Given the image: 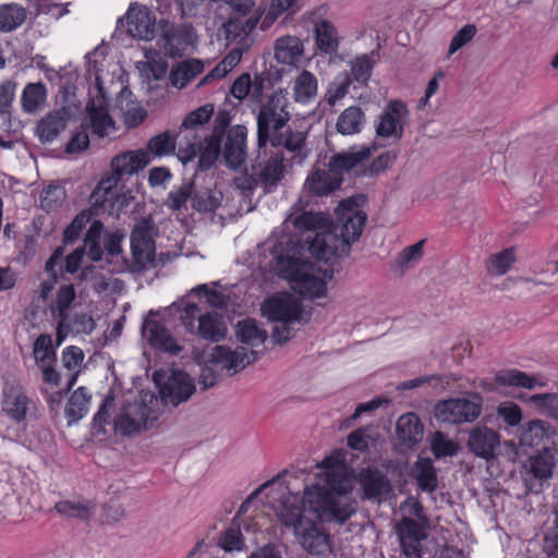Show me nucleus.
Here are the masks:
<instances>
[{
	"label": "nucleus",
	"instance_id": "f257e3e1",
	"mask_svg": "<svg viewBox=\"0 0 558 558\" xmlns=\"http://www.w3.org/2000/svg\"><path fill=\"white\" fill-rule=\"evenodd\" d=\"M319 468L326 469L319 482L306 487L302 499L295 495L282 498L276 511L281 524L291 527L294 534L311 521L303 513L304 505L318 520L339 524L345 523L356 511L352 480L344 466L328 457Z\"/></svg>",
	"mask_w": 558,
	"mask_h": 558
},
{
	"label": "nucleus",
	"instance_id": "f03ea898",
	"mask_svg": "<svg viewBox=\"0 0 558 558\" xmlns=\"http://www.w3.org/2000/svg\"><path fill=\"white\" fill-rule=\"evenodd\" d=\"M363 202V196L342 201L336 209L337 219L330 225V231L307 239L310 253L325 260L347 256L351 243L360 238L366 222V214L359 209Z\"/></svg>",
	"mask_w": 558,
	"mask_h": 558
},
{
	"label": "nucleus",
	"instance_id": "7ed1b4c3",
	"mask_svg": "<svg viewBox=\"0 0 558 558\" xmlns=\"http://www.w3.org/2000/svg\"><path fill=\"white\" fill-rule=\"evenodd\" d=\"M316 262L288 257L280 260V272L300 295L314 300L325 298L327 282L333 277L332 260L313 255Z\"/></svg>",
	"mask_w": 558,
	"mask_h": 558
},
{
	"label": "nucleus",
	"instance_id": "20e7f679",
	"mask_svg": "<svg viewBox=\"0 0 558 558\" xmlns=\"http://www.w3.org/2000/svg\"><path fill=\"white\" fill-rule=\"evenodd\" d=\"M372 154L367 145L352 146L348 150L333 155L328 169H316L306 178L304 186L315 195H327L338 190L343 180V172L366 160Z\"/></svg>",
	"mask_w": 558,
	"mask_h": 558
},
{
	"label": "nucleus",
	"instance_id": "39448f33",
	"mask_svg": "<svg viewBox=\"0 0 558 558\" xmlns=\"http://www.w3.org/2000/svg\"><path fill=\"white\" fill-rule=\"evenodd\" d=\"M289 93L286 89L275 90L260 106L257 114V144L259 148L268 141H280V132L287 129L291 119Z\"/></svg>",
	"mask_w": 558,
	"mask_h": 558
},
{
	"label": "nucleus",
	"instance_id": "423d86ee",
	"mask_svg": "<svg viewBox=\"0 0 558 558\" xmlns=\"http://www.w3.org/2000/svg\"><path fill=\"white\" fill-rule=\"evenodd\" d=\"M262 313L268 320L277 323L271 331V339L281 344L292 337L290 324L300 320L302 306L290 293H279L264 301Z\"/></svg>",
	"mask_w": 558,
	"mask_h": 558
},
{
	"label": "nucleus",
	"instance_id": "0eeeda50",
	"mask_svg": "<svg viewBox=\"0 0 558 558\" xmlns=\"http://www.w3.org/2000/svg\"><path fill=\"white\" fill-rule=\"evenodd\" d=\"M89 95L90 101L87 111L93 132L99 137L111 135L116 131V125L108 113V95L98 73L95 77V86L89 90Z\"/></svg>",
	"mask_w": 558,
	"mask_h": 558
},
{
	"label": "nucleus",
	"instance_id": "6e6552de",
	"mask_svg": "<svg viewBox=\"0 0 558 558\" xmlns=\"http://www.w3.org/2000/svg\"><path fill=\"white\" fill-rule=\"evenodd\" d=\"M409 110L404 102L391 100L378 116L375 125L376 135L380 138L398 142L403 136L404 124L409 120Z\"/></svg>",
	"mask_w": 558,
	"mask_h": 558
},
{
	"label": "nucleus",
	"instance_id": "1a4fd4ad",
	"mask_svg": "<svg viewBox=\"0 0 558 558\" xmlns=\"http://www.w3.org/2000/svg\"><path fill=\"white\" fill-rule=\"evenodd\" d=\"M428 523L403 517L396 524L400 547L407 558H422L423 542L427 537Z\"/></svg>",
	"mask_w": 558,
	"mask_h": 558
},
{
	"label": "nucleus",
	"instance_id": "9d476101",
	"mask_svg": "<svg viewBox=\"0 0 558 558\" xmlns=\"http://www.w3.org/2000/svg\"><path fill=\"white\" fill-rule=\"evenodd\" d=\"M482 412V404L469 399H449L435 407V417L444 423L460 424L475 421Z\"/></svg>",
	"mask_w": 558,
	"mask_h": 558
},
{
	"label": "nucleus",
	"instance_id": "9b49d317",
	"mask_svg": "<svg viewBox=\"0 0 558 558\" xmlns=\"http://www.w3.org/2000/svg\"><path fill=\"white\" fill-rule=\"evenodd\" d=\"M193 28L190 25H173L167 21L160 23V34L157 45L169 57L180 56L185 47L191 44Z\"/></svg>",
	"mask_w": 558,
	"mask_h": 558
},
{
	"label": "nucleus",
	"instance_id": "f8f14e48",
	"mask_svg": "<svg viewBox=\"0 0 558 558\" xmlns=\"http://www.w3.org/2000/svg\"><path fill=\"white\" fill-rule=\"evenodd\" d=\"M466 447L475 457L490 461L500 448V435L485 425L473 427L468 435Z\"/></svg>",
	"mask_w": 558,
	"mask_h": 558
},
{
	"label": "nucleus",
	"instance_id": "ddd939ff",
	"mask_svg": "<svg viewBox=\"0 0 558 558\" xmlns=\"http://www.w3.org/2000/svg\"><path fill=\"white\" fill-rule=\"evenodd\" d=\"M208 360L229 374H235L256 360V352L244 347L232 350L226 345H215L208 355Z\"/></svg>",
	"mask_w": 558,
	"mask_h": 558
},
{
	"label": "nucleus",
	"instance_id": "4468645a",
	"mask_svg": "<svg viewBox=\"0 0 558 558\" xmlns=\"http://www.w3.org/2000/svg\"><path fill=\"white\" fill-rule=\"evenodd\" d=\"M76 298L73 284H64L57 291V298L50 305L52 318L57 322V345H61L69 336L70 307Z\"/></svg>",
	"mask_w": 558,
	"mask_h": 558
},
{
	"label": "nucleus",
	"instance_id": "2eb2a0df",
	"mask_svg": "<svg viewBox=\"0 0 558 558\" xmlns=\"http://www.w3.org/2000/svg\"><path fill=\"white\" fill-rule=\"evenodd\" d=\"M35 401L20 386L7 387L3 391L2 411L15 423L27 420L35 412Z\"/></svg>",
	"mask_w": 558,
	"mask_h": 558
},
{
	"label": "nucleus",
	"instance_id": "dca6fc26",
	"mask_svg": "<svg viewBox=\"0 0 558 558\" xmlns=\"http://www.w3.org/2000/svg\"><path fill=\"white\" fill-rule=\"evenodd\" d=\"M194 391L192 378L182 371L171 372L159 390L162 401L174 407L189 400Z\"/></svg>",
	"mask_w": 558,
	"mask_h": 558
},
{
	"label": "nucleus",
	"instance_id": "f3484780",
	"mask_svg": "<svg viewBox=\"0 0 558 558\" xmlns=\"http://www.w3.org/2000/svg\"><path fill=\"white\" fill-rule=\"evenodd\" d=\"M149 409L143 403H133L123 409L114 420V428L123 436H131L147 426Z\"/></svg>",
	"mask_w": 558,
	"mask_h": 558
},
{
	"label": "nucleus",
	"instance_id": "a211bd4d",
	"mask_svg": "<svg viewBox=\"0 0 558 558\" xmlns=\"http://www.w3.org/2000/svg\"><path fill=\"white\" fill-rule=\"evenodd\" d=\"M247 129L244 125H234L227 132L223 148L226 163L232 168H240L246 159Z\"/></svg>",
	"mask_w": 558,
	"mask_h": 558
},
{
	"label": "nucleus",
	"instance_id": "6ab92c4d",
	"mask_svg": "<svg viewBox=\"0 0 558 558\" xmlns=\"http://www.w3.org/2000/svg\"><path fill=\"white\" fill-rule=\"evenodd\" d=\"M301 546L311 555L327 556L331 553L330 537L327 533L310 521L295 534Z\"/></svg>",
	"mask_w": 558,
	"mask_h": 558
},
{
	"label": "nucleus",
	"instance_id": "aec40b11",
	"mask_svg": "<svg viewBox=\"0 0 558 558\" xmlns=\"http://www.w3.org/2000/svg\"><path fill=\"white\" fill-rule=\"evenodd\" d=\"M142 333L153 347L161 351L171 354H178L182 351V347L177 343L169 330L157 320H145Z\"/></svg>",
	"mask_w": 558,
	"mask_h": 558
},
{
	"label": "nucleus",
	"instance_id": "412c9836",
	"mask_svg": "<svg viewBox=\"0 0 558 558\" xmlns=\"http://www.w3.org/2000/svg\"><path fill=\"white\" fill-rule=\"evenodd\" d=\"M280 141H268L274 147L283 146L289 153L292 154V161L294 163H303L308 157L310 150L306 147V134L302 131H292L289 126L280 132Z\"/></svg>",
	"mask_w": 558,
	"mask_h": 558
},
{
	"label": "nucleus",
	"instance_id": "4be33fe9",
	"mask_svg": "<svg viewBox=\"0 0 558 558\" xmlns=\"http://www.w3.org/2000/svg\"><path fill=\"white\" fill-rule=\"evenodd\" d=\"M70 112L65 108L53 110L46 114L37 124L36 133L44 143L54 141L65 129Z\"/></svg>",
	"mask_w": 558,
	"mask_h": 558
},
{
	"label": "nucleus",
	"instance_id": "5701e85b",
	"mask_svg": "<svg viewBox=\"0 0 558 558\" xmlns=\"http://www.w3.org/2000/svg\"><path fill=\"white\" fill-rule=\"evenodd\" d=\"M128 33L137 39L148 40L154 33V23L145 7H131L126 14Z\"/></svg>",
	"mask_w": 558,
	"mask_h": 558
},
{
	"label": "nucleus",
	"instance_id": "b1692460",
	"mask_svg": "<svg viewBox=\"0 0 558 558\" xmlns=\"http://www.w3.org/2000/svg\"><path fill=\"white\" fill-rule=\"evenodd\" d=\"M149 161L148 154L143 149L128 150L111 160V169L122 178L129 177L144 169Z\"/></svg>",
	"mask_w": 558,
	"mask_h": 558
},
{
	"label": "nucleus",
	"instance_id": "393cba45",
	"mask_svg": "<svg viewBox=\"0 0 558 558\" xmlns=\"http://www.w3.org/2000/svg\"><path fill=\"white\" fill-rule=\"evenodd\" d=\"M396 433L399 441L412 448L423 439L424 426L414 413H405L397 421Z\"/></svg>",
	"mask_w": 558,
	"mask_h": 558
},
{
	"label": "nucleus",
	"instance_id": "a878e982",
	"mask_svg": "<svg viewBox=\"0 0 558 558\" xmlns=\"http://www.w3.org/2000/svg\"><path fill=\"white\" fill-rule=\"evenodd\" d=\"M284 225L287 228L293 226L298 231H315V236L330 231L328 218L324 214L312 211L292 213L287 217Z\"/></svg>",
	"mask_w": 558,
	"mask_h": 558
},
{
	"label": "nucleus",
	"instance_id": "bb28decb",
	"mask_svg": "<svg viewBox=\"0 0 558 558\" xmlns=\"http://www.w3.org/2000/svg\"><path fill=\"white\" fill-rule=\"evenodd\" d=\"M177 141V156L179 160L186 165L192 161L198 150L202 137L198 135L197 130L185 124H181L179 131L175 134Z\"/></svg>",
	"mask_w": 558,
	"mask_h": 558
},
{
	"label": "nucleus",
	"instance_id": "cd10ccee",
	"mask_svg": "<svg viewBox=\"0 0 558 558\" xmlns=\"http://www.w3.org/2000/svg\"><path fill=\"white\" fill-rule=\"evenodd\" d=\"M557 462V452L550 448H544L527 460V471L533 478L544 482L554 475Z\"/></svg>",
	"mask_w": 558,
	"mask_h": 558
},
{
	"label": "nucleus",
	"instance_id": "c85d7f7f",
	"mask_svg": "<svg viewBox=\"0 0 558 558\" xmlns=\"http://www.w3.org/2000/svg\"><path fill=\"white\" fill-rule=\"evenodd\" d=\"M227 327L221 315L216 312H206L198 317L195 335L203 339L218 342L226 337Z\"/></svg>",
	"mask_w": 558,
	"mask_h": 558
},
{
	"label": "nucleus",
	"instance_id": "c756f323",
	"mask_svg": "<svg viewBox=\"0 0 558 558\" xmlns=\"http://www.w3.org/2000/svg\"><path fill=\"white\" fill-rule=\"evenodd\" d=\"M47 101V87L41 82L27 83L21 95V105L25 113H36Z\"/></svg>",
	"mask_w": 558,
	"mask_h": 558
},
{
	"label": "nucleus",
	"instance_id": "7c9ffc66",
	"mask_svg": "<svg viewBox=\"0 0 558 558\" xmlns=\"http://www.w3.org/2000/svg\"><path fill=\"white\" fill-rule=\"evenodd\" d=\"M204 70V63L198 59H190L175 64L170 72L172 86L182 89Z\"/></svg>",
	"mask_w": 558,
	"mask_h": 558
},
{
	"label": "nucleus",
	"instance_id": "2f4dec72",
	"mask_svg": "<svg viewBox=\"0 0 558 558\" xmlns=\"http://www.w3.org/2000/svg\"><path fill=\"white\" fill-rule=\"evenodd\" d=\"M365 122L364 111L360 107L351 106L340 113L336 129L342 135H354L363 130Z\"/></svg>",
	"mask_w": 558,
	"mask_h": 558
},
{
	"label": "nucleus",
	"instance_id": "473e14b6",
	"mask_svg": "<svg viewBox=\"0 0 558 558\" xmlns=\"http://www.w3.org/2000/svg\"><path fill=\"white\" fill-rule=\"evenodd\" d=\"M303 54L302 41L294 36H286L277 39L275 57L283 64H294Z\"/></svg>",
	"mask_w": 558,
	"mask_h": 558
},
{
	"label": "nucleus",
	"instance_id": "72a5a7b5",
	"mask_svg": "<svg viewBox=\"0 0 558 558\" xmlns=\"http://www.w3.org/2000/svg\"><path fill=\"white\" fill-rule=\"evenodd\" d=\"M122 180L113 169L110 174L105 175L97 184L90 194L89 202L96 209L104 208L105 204L109 202L114 195V189Z\"/></svg>",
	"mask_w": 558,
	"mask_h": 558
},
{
	"label": "nucleus",
	"instance_id": "f704fd0d",
	"mask_svg": "<svg viewBox=\"0 0 558 558\" xmlns=\"http://www.w3.org/2000/svg\"><path fill=\"white\" fill-rule=\"evenodd\" d=\"M496 381L501 386L521 387L530 390L545 386V383L538 377L519 369H506L499 372L496 375Z\"/></svg>",
	"mask_w": 558,
	"mask_h": 558
},
{
	"label": "nucleus",
	"instance_id": "c9c22d12",
	"mask_svg": "<svg viewBox=\"0 0 558 558\" xmlns=\"http://www.w3.org/2000/svg\"><path fill=\"white\" fill-rule=\"evenodd\" d=\"M222 201V193L210 186L195 187L192 207L199 213H210L217 209Z\"/></svg>",
	"mask_w": 558,
	"mask_h": 558
},
{
	"label": "nucleus",
	"instance_id": "e433bc0d",
	"mask_svg": "<svg viewBox=\"0 0 558 558\" xmlns=\"http://www.w3.org/2000/svg\"><path fill=\"white\" fill-rule=\"evenodd\" d=\"M54 509L69 518L88 520L95 512V504L85 499H66L57 502Z\"/></svg>",
	"mask_w": 558,
	"mask_h": 558
},
{
	"label": "nucleus",
	"instance_id": "4c0bfd02",
	"mask_svg": "<svg viewBox=\"0 0 558 558\" xmlns=\"http://www.w3.org/2000/svg\"><path fill=\"white\" fill-rule=\"evenodd\" d=\"M359 481L367 498H375L389 488L386 477L376 470L366 469L361 471Z\"/></svg>",
	"mask_w": 558,
	"mask_h": 558
},
{
	"label": "nucleus",
	"instance_id": "58836bf2",
	"mask_svg": "<svg viewBox=\"0 0 558 558\" xmlns=\"http://www.w3.org/2000/svg\"><path fill=\"white\" fill-rule=\"evenodd\" d=\"M83 360L84 353L82 349L77 347L70 345L62 351L61 363L62 366L69 372L65 391H69L76 383Z\"/></svg>",
	"mask_w": 558,
	"mask_h": 558
},
{
	"label": "nucleus",
	"instance_id": "ea45409f",
	"mask_svg": "<svg viewBox=\"0 0 558 558\" xmlns=\"http://www.w3.org/2000/svg\"><path fill=\"white\" fill-rule=\"evenodd\" d=\"M315 37L317 47L326 52L333 53L339 46V37L335 26L325 20L318 21L315 24Z\"/></svg>",
	"mask_w": 558,
	"mask_h": 558
},
{
	"label": "nucleus",
	"instance_id": "a19ab883",
	"mask_svg": "<svg viewBox=\"0 0 558 558\" xmlns=\"http://www.w3.org/2000/svg\"><path fill=\"white\" fill-rule=\"evenodd\" d=\"M26 20V10L16 3L0 5V32L8 33L20 27Z\"/></svg>",
	"mask_w": 558,
	"mask_h": 558
},
{
	"label": "nucleus",
	"instance_id": "79ce46f5",
	"mask_svg": "<svg viewBox=\"0 0 558 558\" xmlns=\"http://www.w3.org/2000/svg\"><path fill=\"white\" fill-rule=\"evenodd\" d=\"M236 336L242 343L253 348L265 342L267 332L260 329L255 320L244 319L236 325Z\"/></svg>",
	"mask_w": 558,
	"mask_h": 558
},
{
	"label": "nucleus",
	"instance_id": "37998d69",
	"mask_svg": "<svg viewBox=\"0 0 558 558\" xmlns=\"http://www.w3.org/2000/svg\"><path fill=\"white\" fill-rule=\"evenodd\" d=\"M294 98L298 102H308L317 94V80L314 74L304 70L294 81Z\"/></svg>",
	"mask_w": 558,
	"mask_h": 558
},
{
	"label": "nucleus",
	"instance_id": "c03bdc74",
	"mask_svg": "<svg viewBox=\"0 0 558 558\" xmlns=\"http://www.w3.org/2000/svg\"><path fill=\"white\" fill-rule=\"evenodd\" d=\"M242 51L232 49L206 76L202 78L198 86L210 83L214 80L223 78L231 72L241 61Z\"/></svg>",
	"mask_w": 558,
	"mask_h": 558
},
{
	"label": "nucleus",
	"instance_id": "a18cd8bd",
	"mask_svg": "<svg viewBox=\"0 0 558 558\" xmlns=\"http://www.w3.org/2000/svg\"><path fill=\"white\" fill-rule=\"evenodd\" d=\"M549 425L542 420H534L522 427L520 444L522 446H538L548 436Z\"/></svg>",
	"mask_w": 558,
	"mask_h": 558
},
{
	"label": "nucleus",
	"instance_id": "49530a36",
	"mask_svg": "<svg viewBox=\"0 0 558 558\" xmlns=\"http://www.w3.org/2000/svg\"><path fill=\"white\" fill-rule=\"evenodd\" d=\"M414 476L422 490L433 493L436 489L437 475L430 460L420 459L414 465Z\"/></svg>",
	"mask_w": 558,
	"mask_h": 558
},
{
	"label": "nucleus",
	"instance_id": "de8ad7c7",
	"mask_svg": "<svg viewBox=\"0 0 558 558\" xmlns=\"http://www.w3.org/2000/svg\"><path fill=\"white\" fill-rule=\"evenodd\" d=\"M284 165L283 156L275 154L269 157L264 168L260 170V182L265 189L272 187L283 178Z\"/></svg>",
	"mask_w": 558,
	"mask_h": 558
},
{
	"label": "nucleus",
	"instance_id": "09e8293b",
	"mask_svg": "<svg viewBox=\"0 0 558 558\" xmlns=\"http://www.w3.org/2000/svg\"><path fill=\"white\" fill-rule=\"evenodd\" d=\"M59 345H53L52 337L48 333L39 335L33 347V355L37 365L54 363L57 353L56 349Z\"/></svg>",
	"mask_w": 558,
	"mask_h": 558
},
{
	"label": "nucleus",
	"instance_id": "8fccbe9b",
	"mask_svg": "<svg viewBox=\"0 0 558 558\" xmlns=\"http://www.w3.org/2000/svg\"><path fill=\"white\" fill-rule=\"evenodd\" d=\"M92 396L85 387H78L70 397L66 415L77 421L88 411Z\"/></svg>",
	"mask_w": 558,
	"mask_h": 558
},
{
	"label": "nucleus",
	"instance_id": "3c124183",
	"mask_svg": "<svg viewBox=\"0 0 558 558\" xmlns=\"http://www.w3.org/2000/svg\"><path fill=\"white\" fill-rule=\"evenodd\" d=\"M527 402L541 414L558 422V392L535 393L527 398Z\"/></svg>",
	"mask_w": 558,
	"mask_h": 558
},
{
	"label": "nucleus",
	"instance_id": "603ef678",
	"mask_svg": "<svg viewBox=\"0 0 558 558\" xmlns=\"http://www.w3.org/2000/svg\"><path fill=\"white\" fill-rule=\"evenodd\" d=\"M515 262L513 248H506L501 252L493 254L487 260V271L493 276H502Z\"/></svg>",
	"mask_w": 558,
	"mask_h": 558
},
{
	"label": "nucleus",
	"instance_id": "864d4df0",
	"mask_svg": "<svg viewBox=\"0 0 558 558\" xmlns=\"http://www.w3.org/2000/svg\"><path fill=\"white\" fill-rule=\"evenodd\" d=\"M221 150V138L219 135H211L205 141L204 146L199 144V159L198 165L201 169H208L219 157Z\"/></svg>",
	"mask_w": 558,
	"mask_h": 558
},
{
	"label": "nucleus",
	"instance_id": "5fc2aeb1",
	"mask_svg": "<svg viewBox=\"0 0 558 558\" xmlns=\"http://www.w3.org/2000/svg\"><path fill=\"white\" fill-rule=\"evenodd\" d=\"M102 231V223L98 220H95L90 225L84 239V247L87 248V254L94 262L100 260L102 256V251L99 244Z\"/></svg>",
	"mask_w": 558,
	"mask_h": 558
},
{
	"label": "nucleus",
	"instance_id": "6e6d98bb",
	"mask_svg": "<svg viewBox=\"0 0 558 558\" xmlns=\"http://www.w3.org/2000/svg\"><path fill=\"white\" fill-rule=\"evenodd\" d=\"M351 83V76L345 71L335 76L326 94L327 102L330 106H335L348 94Z\"/></svg>",
	"mask_w": 558,
	"mask_h": 558
},
{
	"label": "nucleus",
	"instance_id": "4d7b16f0",
	"mask_svg": "<svg viewBox=\"0 0 558 558\" xmlns=\"http://www.w3.org/2000/svg\"><path fill=\"white\" fill-rule=\"evenodd\" d=\"M430 449L436 458L453 457L459 451V445L445 434L436 432L430 437Z\"/></svg>",
	"mask_w": 558,
	"mask_h": 558
},
{
	"label": "nucleus",
	"instance_id": "13d9d810",
	"mask_svg": "<svg viewBox=\"0 0 558 558\" xmlns=\"http://www.w3.org/2000/svg\"><path fill=\"white\" fill-rule=\"evenodd\" d=\"M65 197V190L62 186L51 184L40 193V207L46 211L56 210L63 204Z\"/></svg>",
	"mask_w": 558,
	"mask_h": 558
},
{
	"label": "nucleus",
	"instance_id": "bf43d9fd",
	"mask_svg": "<svg viewBox=\"0 0 558 558\" xmlns=\"http://www.w3.org/2000/svg\"><path fill=\"white\" fill-rule=\"evenodd\" d=\"M375 52L371 54H362L351 61V72L354 80L360 83H366L371 77L373 66L376 62Z\"/></svg>",
	"mask_w": 558,
	"mask_h": 558
},
{
	"label": "nucleus",
	"instance_id": "052dcab7",
	"mask_svg": "<svg viewBox=\"0 0 558 558\" xmlns=\"http://www.w3.org/2000/svg\"><path fill=\"white\" fill-rule=\"evenodd\" d=\"M177 147L175 135L165 132L149 141L148 149L156 156H163L174 151Z\"/></svg>",
	"mask_w": 558,
	"mask_h": 558
},
{
	"label": "nucleus",
	"instance_id": "680f3d73",
	"mask_svg": "<svg viewBox=\"0 0 558 558\" xmlns=\"http://www.w3.org/2000/svg\"><path fill=\"white\" fill-rule=\"evenodd\" d=\"M154 222L150 218L140 220L131 234V244H155Z\"/></svg>",
	"mask_w": 558,
	"mask_h": 558
},
{
	"label": "nucleus",
	"instance_id": "e2e57ef3",
	"mask_svg": "<svg viewBox=\"0 0 558 558\" xmlns=\"http://www.w3.org/2000/svg\"><path fill=\"white\" fill-rule=\"evenodd\" d=\"M193 193L194 184H183L169 193L168 206L174 210L186 208V203L189 199L192 201Z\"/></svg>",
	"mask_w": 558,
	"mask_h": 558
},
{
	"label": "nucleus",
	"instance_id": "0e129e2a",
	"mask_svg": "<svg viewBox=\"0 0 558 558\" xmlns=\"http://www.w3.org/2000/svg\"><path fill=\"white\" fill-rule=\"evenodd\" d=\"M476 35V27L473 24L464 25L451 39L448 54L451 56L469 44Z\"/></svg>",
	"mask_w": 558,
	"mask_h": 558
},
{
	"label": "nucleus",
	"instance_id": "69168bd1",
	"mask_svg": "<svg viewBox=\"0 0 558 558\" xmlns=\"http://www.w3.org/2000/svg\"><path fill=\"white\" fill-rule=\"evenodd\" d=\"M423 246L424 240H421L417 243L402 250L398 257V264L400 265V267L409 268L410 266L418 262L423 256Z\"/></svg>",
	"mask_w": 558,
	"mask_h": 558
},
{
	"label": "nucleus",
	"instance_id": "338daca9",
	"mask_svg": "<svg viewBox=\"0 0 558 558\" xmlns=\"http://www.w3.org/2000/svg\"><path fill=\"white\" fill-rule=\"evenodd\" d=\"M69 326L71 328L69 335L71 332L88 335L95 329V322L85 313H77L73 316L70 314Z\"/></svg>",
	"mask_w": 558,
	"mask_h": 558
},
{
	"label": "nucleus",
	"instance_id": "774afa93",
	"mask_svg": "<svg viewBox=\"0 0 558 558\" xmlns=\"http://www.w3.org/2000/svg\"><path fill=\"white\" fill-rule=\"evenodd\" d=\"M214 113L213 105H204L198 107L197 109L191 111L185 119L183 120V124L189 125L191 128L196 129V126H201L209 121Z\"/></svg>",
	"mask_w": 558,
	"mask_h": 558
}]
</instances>
